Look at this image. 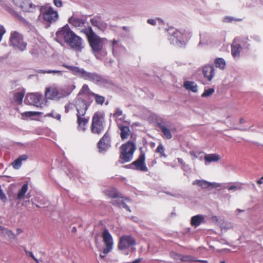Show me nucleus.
Wrapping results in <instances>:
<instances>
[{
    "mask_svg": "<svg viewBox=\"0 0 263 263\" xmlns=\"http://www.w3.org/2000/svg\"><path fill=\"white\" fill-rule=\"evenodd\" d=\"M77 129L79 131L85 132L89 121V117L87 115L89 105L86 100L81 97L74 99Z\"/></svg>",
    "mask_w": 263,
    "mask_h": 263,
    "instance_id": "obj_1",
    "label": "nucleus"
},
{
    "mask_svg": "<svg viewBox=\"0 0 263 263\" xmlns=\"http://www.w3.org/2000/svg\"><path fill=\"white\" fill-rule=\"evenodd\" d=\"M81 31L86 35L89 45L93 52L98 53L102 50L103 47L104 39L99 37L91 27L85 28Z\"/></svg>",
    "mask_w": 263,
    "mask_h": 263,
    "instance_id": "obj_2",
    "label": "nucleus"
},
{
    "mask_svg": "<svg viewBox=\"0 0 263 263\" xmlns=\"http://www.w3.org/2000/svg\"><path fill=\"white\" fill-rule=\"evenodd\" d=\"M104 129V114L102 112H96L92 118L90 126L92 134L100 135Z\"/></svg>",
    "mask_w": 263,
    "mask_h": 263,
    "instance_id": "obj_3",
    "label": "nucleus"
},
{
    "mask_svg": "<svg viewBox=\"0 0 263 263\" xmlns=\"http://www.w3.org/2000/svg\"><path fill=\"white\" fill-rule=\"evenodd\" d=\"M9 42L14 48L21 51L25 50L27 45V42L24 41L23 34L16 31L11 32Z\"/></svg>",
    "mask_w": 263,
    "mask_h": 263,
    "instance_id": "obj_4",
    "label": "nucleus"
},
{
    "mask_svg": "<svg viewBox=\"0 0 263 263\" xmlns=\"http://www.w3.org/2000/svg\"><path fill=\"white\" fill-rule=\"evenodd\" d=\"M136 148V145L132 141H128L122 145L120 158L123 162H129L132 159Z\"/></svg>",
    "mask_w": 263,
    "mask_h": 263,
    "instance_id": "obj_5",
    "label": "nucleus"
},
{
    "mask_svg": "<svg viewBox=\"0 0 263 263\" xmlns=\"http://www.w3.org/2000/svg\"><path fill=\"white\" fill-rule=\"evenodd\" d=\"M102 237L105 248L103 249L102 253L100 254V257L102 259H104L106 257V254L112 251L114 241L112 236L106 228L102 231Z\"/></svg>",
    "mask_w": 263,
    "mask_h": 263,
    "instance_id": "obj_6",
    "label": "nucleus"
},
{
    "mask_svg": "<svg viewBox=\"0 0 263 263\" xmlns=\"http://www.w3.org/2000/svg\"><path fill=\"white\" fill-rule=\"evenodd\" d=\"M73 33V31L71 30L68 25L66 24L60 28L56 32L55 40L63 46L67 43Z\"/></svg>",
    "mask_w": 263,
    "mask_h": 263,
    "instance_id": "obj_7",
    "label": "nucleus"
},
{
    "mask_svg": "<svg viewBox=\"0 0 263 263\" xmlns=\"http://www.w3.org/2000/svg\"><path fill=\"white\" fill-rule=\"evenodd\" d=\"M68 95L63 89H59L56 86H51L46 88L45 96L50 100L59 99Z\"/></svg>",
    "mask_w": 263,
    "mask_h": 263,
    "instance_id": "obj_8",
    "label": "nucleus"
},
{
    "mask_svg": "<svg viewBox=\"0 0 263 263\" xmlns=\"http://www.w3.org/2000/svg\"><path fill=\"white\" fill-rule=\"evenodd\" d=\"M66 44L76 51L81 52L83 49V41L82 39L77 35L74 32L70 36Z\"/></svg>",
    "mask_w": 263,
    "mask_h": 263,
    "instance_id": "obj_9",
    "label": "nucleus"
},
{
    "mask_svg": "<svg viewBox=\"0 0 263 263\" xmlns=\"http://www.w3.org/2000/svg\"><path fill=\"white\" fill-rule=\"evenodd\" d=\"M136 245L135 238L131 235L122 236L118 242V248L119 250H123Z\"/></svg>",
    "mask_w": 263,
    "mask_h": 263,
    "instance_id": "obj_10",
    "label": "nucleus"
},
{
    "mask_svg": "<svg viewBox=\"0 0 263 263\" xmlns=\"http://www.w3.org/2000/svg\"><path fill=\"white\" fill-rule=\"evenodd\" d=\"M42 13L44 21L49 25L55 23L59 18L58 12L51 7L44 9Z\"/></svg>",
    "mask_w": 263,
    "mask_h": 263,
    "instance_id": "obj_11",
    "label": "nucleus"
},
{
    "mask_svg": "<svg viewBox=\"0 0 263 263\" xmlns=\"http://www.w3.org/2000/svg\"><path fill=\"white\" fill-rule=\"evenodd\" d=\"M14 4L25 12H33L36 6L30 2L29 0H12Z\"/></svg>",
    "mask_w": 263,
    "mask_h": 263,
    "instance_id": "obj_12",
    "label": "nucleus"
},
{
    "mask_svg": "<svg viewBox=\"0 0 263 263\" xmlns=\"http://www.w3.org/2000/svg\"><path fill=\"white\" fill-rule=\"evenodd\" d=\"M14 4L25 12H33L36 6L30 2L29 0H12Z\"/></svg>",
    "mask_w": 263,
    "mask_h": 263,
    "instance_id": "obj_13",
    "label": "nucleus"
},
{
    "mask_svg": "<svg viewBox=\"0 0 263 263\" xmlns=\"http://www.w3.org/2000/svg\"><path fill=\"white\" fill-rule=\"evenodd\" d=\"M110 134L108 132H106L97 143L99 152L106 151L110 146Z\"/></svg>",
    "mask_w": 263,
    "mask_h": 263,
    "instance_id": "obj_14",
    "label": "nucleus"
},
{
    "mask_svg": "<svg viewBox=\"0 0 263 263\" xmlns=\"http://www.w3.org/2000/svg\"><path fill=\"white\" fill-rule=\"evenodd\" d=\"M145 155L144 152H141L138 158L131 165L134 166V168L141 172H147L148 168L145 164Z\"/></svg>",
    "mask_w": 263,
    "mask_h": 263,
    "instance_id": "obj_15",
    "label": "nucleus"
},
{
    "mask_svg": "<svg viewBox=\"0 0 263 263\" xmlns=\"http://www.w3.org/2000/svg\"><path fill=\"white\" fill-rule=\"evenodd\" d=\"M127 122H123L120 123L119 121L117 122V127L120 131V135L121 139L122 140H124L128 138V137L132 135V133L130 130V128L128 125H126Z\"/></svg>",
    "mask_w": 263,
    "mask_h": 263,
    "instance_id": "obj_16",
    "label": "nucleus"
},
{
    "mask_svg": "<svg viewBox=\"0 0 263 263\" xmlns=\"http://www.w3.org/2000/svg\"><path fill=\"white\" fill-rule=\"evenodd\" d=\"M62 66L68 69L73 75L84 79L87 71L84 69L77 66L68 65L65 63H64Z\"/></svg>",
    "mask_w": 263,
    "mask_h": 263,
    "instance_id": "obj_17",
    "label": "nucleus"
},
{
    "mask_svg": "<svg viewBox=\"0 0 263 263\" xmlns=\"http://www.w3.org/2000/svg\"><path fill=\"white\" fill-rule=\"evenodd\" d=\"M202 73L204 77L209 81H211L215 74L214 66L212 65H206L203 67Z\"/></svg>",
    "mask_w": 263,
    "mask_h": 263,
    "instance_id": "obj_18",
    "label": "nucleus"
},
{
    "mask_svg": "<svg viewBox=\"0 0 263 263\" xmlns=\"http://www.w3.org/2000/svg\"><path fill=\"white\" fill-rule=\"evenodd\" d=\"M42 96L38 93H32L28 95L26 97V101L30 104L38 106L40 104Z\"/></svg>",
    "mask_w": 263,
    "mask_h": 263,
    "instance_id": "obj_19",
    "label": "nucleus"
},
{
    "mask_svg": "<svg viewBox=\"0 0 263 263\" xmlns=\"http://www.w3.org/2000/svg\"><path fill=\"white\" fill-rule=\"evenodd\" d=\"M84 79L95 83H103L105 80L104 78L95 72H89L87 71Z\"/></svg>",
    "mask_w": 263,
    "mask_h": 263,
    "instance_id": "obj_20",
    "label": "nucleus"
},
{
    "mask_svg": "<svg viewBox=\"0 0 263 263\" xmlns=\"http://www.w3.org/2000/svg\"><path fill=\"white\" fill-rule=\"evenodd\" d=\"M68 22L76 28L83 27L86 23V20L72 16L68 19Z\"/></svg>",
    "mask_w": 263,
    "mask_h": 263,
    "instance_id": "obj_21",
    "label": "nucleus"
},
{
    "mask_svg": "<svg viewBox=\"0 0 263 263\" xmlns=\"http://www.w3.org/2000/svg\"><path fill=\"white\" fill-rule=\"evenodd\" d=\"M158 126L161 129L163 134V137L167 139H170L172 137L170 130L167 128L166 123L164 122H161L158 123Z\"/></svg>",
    "mask_w": 263,
    "mask_h": 263,
    "instance_id": "obj_22",
    "label": "nucleus"
},
{
    "mask_svg": "<svg viewBox=\"0 0 263 263\" xmlns=\"http://www.w3.org/2000/svg\"><path fill=\"white\" fill-rule=\"evenodd\" d=\"M104 193L106 195L110 198H122L123 199L124 197L123 195L118 192L117 190L115 188H112L108 190H106L104 191Z\"/></svg>",
    "mask_w": 263,
    "mask_h": 263,
    "instance_id": "obj_23",
    "label": "nucleus"
},
{
    "mask_svg": "<svg viewBox=\"0 0 263 263\" xmlns=\"http://www.w3.org/2000/svg\"><path fill=\"white\" fill-rule=\"evenodd\" d=\"M112 116L115 118L117 124L118 121H119L120 123L125 122V115H123V111L119 108H117L115 109Z\"/></svg>",
    "mask_w": 263,
    "mask_h": 263,
    "instance_id": "obj_24",
    "label": "nucleus"
},
{
    "mask_svg": "<svg viewBox=\"0 0 263 263\" xmlns=\"http://www.w3.org/2000/svg\"><path fill=\"white\" fill-rule=\"evenodd\" d=\"M204 222V217L201 215H197L191 218V224L195 228Z\"/></svg>",
    "mask_w": 263,
    "mask_h": 263,
    "instance_id": "obj_25",
    "label": "nucleus"
},
{
    "mask_svg": "<svg viewBox=\"0 0 263 263\" xmlns=\"http://www.w3.org/2000/svg\"><path fill=\"white\" fill-rule=\"evenodd\" d=\"M94 92H92L88 86L87 84H84L80 90L77 97H80L81 95H85L87 97H92L93 95Z\"/></svg>",
    "mask_w": 263,
    "mask_h": 263,
    "instance_id": "obj_26",
    "label": "nucleus"
},
{
    "mask_svg": "<svg viewBox=\"0 0 263 263\" xmlns=\"http://www.w3.org/2000/svg\"><path fill=\"white\" fill-rule=\"evenodd\" d=\"M204 159L206 164V162L211 163L219 161L220 159V156L216 154H207L205 155Z\"/></svg>",
    "mask_w": 263,
    "mask_h": 263,
    "instance_id": "obj_27",
    "label": "nucleus"
},
{
    "mask_svg": "<svg viewBox=\"0 0 263 263\" xmlns=\"http://www.w3.org/2000/svg\"><path fill=\"white\" fill-rule=\"evenodd\" d=\"M90 22L91 24L94 26L100 29L102 26H103V22L102 21V18L101 16L100 15H96L93 18L90 19Z\"/></svg>",
    "mask_w": 263,
    "mask_h": 263,
    "instance_id": "obj_28",
    "label": "nucleus"
},
{
    "mask_svg": "<svg viewBox=\"0 0 263 263\" xmlns=\"http://www.w3.org/2000/svg\"><path fill=\"white\" fill-rule=\"evenodd\" d=\"M183 85L187 90L192 91L194 92H196L198 91V86L194 82L188 81H185Z\"/></svg>",
    "mask_w": 263,
    "mask_h": 263,
    "instance_id": "obj_29",
    "label": "nucleus"
},
{
    "mask_svg": "<svg viewBox=\"0 0 263 263\" xmlns=\"http://www.w3.org/2000/svg\"><path fill=\"white\" fill-rule=\"evenodd\" d=\"M241 46L239 44H232L231 45V53L234 58H239Z\"/></svg>",
    "mask_w": 263,
    "mask_h": 263,
    "instance_id": "obj_30",
    "label": "nucleus"
},
{
    "mask_svg": "<svg viewBox=\"0 0 263 263\" xmlns=\"http://www.w3.org/2000/svg\"><path fill=\"white\" fill-rule=\"evenodd\" d=\"M193 185H197L203 189L208 188L210 186H213V184L210 182H209L203 180H196L193 181Z\"/></svg>",
    "mask_w": 263,
    "mask_h": 263,
    "instance_id": "obj_31",
    "label": "nucleus"
},
{
    "mask_svg": "<svg viewBox=\"0 0 263 263\" xmlns=\"http://www.w3.org/2000/svg\"><path fill=\"white\" fill-rule=\"evenodd\" d=\"M1 230L2 231V234L5 238H7L10 239H15L16 236L14 234V233L11 230H9L5 228H1Z\"/></svg>",
    "mask_w": 263,
    "mask_h": 263,
    "instance_id": "obj_32",
    "label": "nucleus"
},
{
    "mask_svg": "<svg viewBox=\"0 0 263 263\" xmlns=\"http://www.w3.org/2000/svg\"><path fill=\"white\" fill-rule=\"evenodd\" d=\"M214 63L215 67L220 69L223 70L226 67V62L222 58H219L215 59Z\"/></svg>",
    "mask_w": 263,
    "mask_h": 263,
    "instance_id": "obj_33",
    "label": "nucleus"
},
{
    "mask_svg": "<svg viewBox=\"0 0 263 263\" xmlns=\"http://www.w3.org/2000/svg\"><path fill=\"white\" fill-rule=\"evenodd\" d=\"M25 92L24 91L17 92L14 94L13 99L18 104H21Z\"/></svg>",
    "mask_w": 263,
    "mask_h": 263,
    "instance_id": "obj_34",
    "label": "nucleus"
},
{
    "mask_svg": "<svg viewBox=\"0 0 263 263\" xmlns=\"http://www.w3.org/2000/svg\"><path fill=\"white\" fill-rule=\"evenodd\" d=\"M28 190V185L27 184H24L22 188L19 190L17 195V198L18 199H22L24 198V196L26 193L27 192Z\"/></svg>",
    "mask_w": 263,
    "mask_h": 263,
    "instance_id": "obj_35",
    "label": "nucleus"
},
{
    "mask_svg": "<svg viewBox=\"0 0 263 263\" xmlns=\"http://www.w3.org/2000/svg\"><path fill=\"white\" fill-rule=\"evenodd\" d=\"M92 97L94 98L96 104L102 105L105 101V97L94 93Z\"/></svg>",
    "mask_w": 263,
    "mask_h": 263,
    "instance_id": "obj_36",
    "label": "nucleus"
},
{
    "mask_svg": "<svg viewBox=\"0 0 263 263\" xmlns=\"http://www.w3.org/2000/svg\"><path fill=\"white\" fill-rule=\"evenodd\" d=\"M156 152L160 154V157H166V155L165 154L164 147L161 143L158 146Z\"/></svg>",
    "mask_w": 263,
    "mask_h": 263,
    "instance_id": "obj_37",
    "label": "nucleus"
},
{
    "mask_svg": "<svg viewBox=\"0 0 263 263\" xmlns=\"http://www.w3.org/2000/svg\"><path fill=\"white\" fill-rule=\"evenodd\" d=\"M40 73L45 74V73H52L57 74L58 76H62L63 74L62 71L61 70H40Z\"/></svg>",
    "mask_w": 263,
    "mask_h": 263,
    "instance_id": "obj_38",
    "label": "nucleus"
},
{
    "mask_svg": "<svg viewBox=\"0 0 263 263\" xmlns=\"http://www.w3.org/2000/svg\"><path fill=\"white\" fill-rule=\"evenodd\" d=\"M170 257L174 259L177 262H181L182 254H178L175 252H171L170 253Z\"/></svg>",
    "mask_w": 263,
    "mask_h": 263,
    "instance_id": "obj_39",
    "label": "nucleus"
},
{
    "mask_svg": "<svg viewBox=\"0 0 263 263\" xmlns=\"http://www.w3.org/2000/svg\"><path fill=\"white\" fill-rule=\"evenodd\" d=\"M196 260L195 257L190 255H182L181 262H193Z\"/></svg>",
    "mask_w": 263,
    "mask_h": 263,
    "instance_id": "obj_40",
    "label": "nucleus"
},
{
    "mask_svg": "<svg viewBox=\"0 0 263 263\" xmlns=\"http://www.w3.org/2000/svg\"><path fill=\"white\" fill-rule=\"evenodd\" d=\"M112 204L114 205H116L119 206H122L124 209H125L127 211L130 212V210L128 206H127L124 201H121L120 202H118L116 200L113 201Z\"/></svg>",
    "mask_w": 263,
    "mask_h": 263,
    "instance_id": "obj_41",
    "label": "nucleus"
},
{
    "mask_svg": "<svg viewBox=\"0 0 263 263\" xmlns=\"http://www.w3.org/2000/svg\"><path fill=\"white\" fill-rule=\"evenodd\" d=\"M65 113H68L72 111L75 108V102L74 101L73 103H69L65 106Z\"/></svg>",
    "mask_w": 263,
    "mask_h": 263,
    "instance_id": "obj_42",
    "label": "nucleus"
},
{
    "mask_svg": "<svg viewBox=\"0 0 263 263\" xmlns=\"http://www.w3.org/2000/svg\"><path fill=\"white\" fill-rule=\"evenodd\" d=\"M214 89L213 88L205 89L203 93L201 95V97L203 98L208 97L212 95L214 92Z\"/></svg>",
    "mask_w": 263,
    "mask_h": 263,
    "instance_id": "obj_43",
    "label": "nucleus"
},
{
    "mask_svg": "<svg viewBox=\"0 0 263 263\" xmlns=\"http://www.w3.org/2000/svg\"><path fill=\"white\" fill-rule=\"evenodd\" d=\"M41 112L37 111H26L22 114V116L25 117H30L36 115H40Z\"/></svg>",
    "mask_w": 263,
    "mask_h": 263,
    "instance_id": "obj_44",
    "label": "nucleus"
},
{
    "mask_svg": "<svg viewBox=\"0 0 263 263\" xmlns=\"http://www.w3.org/2000/svg\"><path fill=\"white\" fill-rule=\"evenodd\" d=\"M22 161H21V160H20L18 158H17L16 160H15L14 161V162L12 163V166H13V167L15 169H18L22 165Z\"/></svg>",
    "mask_w": 263,
    "mask_h": 263,
    "instance_id": "obj_45",
    "label": "nucleus"
},
{
    "mask_svg": "<svg viewBox=\"0 0 263 263\" xmlns=\"http://www.w3.org/2000/svg\"><path fill=\"white\" fill-rule=\"evenodd\" d=\"M6 31L4 27L2 25H0V42L2 40L3 36L5 34Z\"/></svg>",
    "mask_w": 263,
    "mask_h": 263,
    "instance_id": "obj_46",
    "label": "nucleus"
},
{
    "mask_svg": "<svg viewBox=\"0 0 263 263\" xmlns=\"http://www.w3.org/2000/svg\"><path fill=\"white\" fill-rule=\"evenodd\" d=\"M53 3L56 7H61L62 6L61 0H53Z\"/></svg>",
    "mask_w": 263,
    "mask_h": 263,
    "instance_id": "obj_47",
    "label": "nucleus"
},
{
    "mask_svg": "<svg viewBox=\"0 0 263 263\" xmlns=\"http://www.w3.org/2000/svg\"><path fill=\"white\" fill-rule=\"evenodd\" d=\"M24 251L27 256L31 257L32 258H34V256L32 252L29 251L26 249H24Z\"/></svg>",
    "mask_w": 263,
    "mask_h": 263,
    "instance_id": "obj_48",
    "label": "nucleus"
},
{
    "mask_svg": "<svg viewBox=\"0 0 263 263\" xmlns=\"http://www.w3.org/2000/svg\"><path fill=\"white\" fill-rule=\"evenodd\" d=\"M28 156L26 155H23L18 157V159L21 160V161L22 162V161H25L27 159Z\"/></svg>",
    "mask_w": 263,
    "mask_h": 263,
    "instance_id": "obj_49",
    "label": "nucleus"
},
{
    "mask_svg": "<svg viewBox=\"0 0 263 263\" xmlns=\"http://www.w3.org/2000/svg\"><path fill=\"white\" fill-rule=\"evenodd\" d=\"M190 154L195 158H198V154H197V153H196L194 151H190Z\"/></svg>",
    "mask_w": 263,
    "mask_h": 263,
    "instance_id": "obj_50",
    "label": "nucleus"
},
{
    "mask_svg": "<svg viewBox=\"0 0 263 263\" xmlns=\"http://www.w3.org/2000/svg\"><path fill=\"white\" fill-rule=\"evenodd\" d=\"M147 23L152 25H155L156 24V22L154 19H148Z\"/></svg>",
    "mask_w": 263,
    "mask_h": 263,
    "instance_id": "obj_51",
    "label": "nucleus"
},
{
    "mask_svg": "<svg viewBox=\"0 0 263 263\" xmlns=\"http://www.w3.org/2000/svg\"><path fill=\"white\" fill-rule=\"evenodd\" d=\"M177 160L179 164H182L183 165H185V162L182 158H178Z\"/></svg>",
    "mask_w": 263,
    "mask_h": 263,
    "instance_id": "obj_52",
    "label": "nucleus"
},
{
    "mask_svg": "<svg viewBox=\"0 0 263 263\" xmlns=\"http://www.w3.org/2000/svg\"><path fill=\"white\" fill-rule=\"evenodd\" d=\"M237 189V186L236 185H231L230 186H229L228 187V190L229 191H231V190H235Z\"/></svg>",
    "mask_w": 263,
    "mask_h": 263,
    "instance_id": "obj_53",
    "label": "nucleus"
},
{
    "mask_svg": "<svg viewBox=\"0 0 263 263\" xmlns=\"http://www.w3.org/2000/svg\"><path fill=\"white\" fill-rule=\"evenodd\" d=\"M141 261V258H137L130 263H139Z\"/></svg>",
    "mask_w": 263,
    "mask_h": 263,
    "instance_id": "obj_54",
    "label": "nucleus"
},
{
    "mask_svg": "<svg viewBox=\"0 0 263 263\" xmlns=\"http://www.w3.org/2000/svg\"><path fill=\"white\" fill-rule=\"evenodd\" d=\"M194 261L201 262H203V263H208V261L205 260H199V259H196V260H194Z\"/></svg>",
    "mask_w": 263,
    "mask_h": 263,
    "instance_id": "obj_55",
    "label": "nucleus"
},
{
    "mask_svg": "<svg viewBox=\"0 0 263 263\" xmlns=\"http://www.w3.org/2000/svg\"><path fill=\"white\" fill-rule=\"evenodd\" d=\"M246 122V120L243 118H241L239 119V123L240 124H243Z\"/></svg>",
    "mask_w": 263,
    "mask_h": 263,
    "instance_id": "obj_56",
    "label": "nucleus"
},
{
    "mask_svg": "<svg viewBox=\"0 0 263 263\" xmlns=\"http://www.w3.org/2000/svg\"><path fill=\"white\" fill-rule=\"evenodd\" d=\"M53 118H54L58 120H60L61 119V115L60 114H58L56 115L55 117H54Z\"/></svg>",
    "mask_w": 263,
    "mask_h": 263,
    "instance_id": "obj_57",
    "label": "nucleus"
},
{
    "mask_svg": "<svg viewBox=\"0 0 263 263\" xmlns=\"http://www.w3.org/2000/svg\"><path fill=\"white\" fill-rule=\"evenodd\" d=\"M262 179H261V178L259 180H258L257 181V183H258V184H261L262 183Z\"/></svg>",
    "mask_w": 263,
    "mask_h": 263,
    "instance_id": "obj_58",
    "label": "nucleus"
},
{
    "mask_svg": "<svg viewBox=\"0 0 263 263\" xmlns=\"http://www.w3.org/2000/svg\"><path fill=\"white\" fill-rule=\"evenodd\" d=\"M118 41H117V40L114 39L112 41V45H113V46H114L115 45V44H116L118 43Z\"/></svg>",
    "mask_w": 263,
    "mask_h": 263,
    "instance_id": "obj_59",
    "label": "nucleus"
},
{
    "mask_svg": "<svg viewBox=\"0 0 263 263\" xmlns=\"http://www.w3.org/2000/svg\"><path fill=\"white\" fill-rule=\"evenodd\" d=\"M46 116H48V117H54L53 115V114L52 113H49L48 114L46 115Z\"/></svg>",
    "mask_w": 263,
    "mask_h": 263,
    "instance_id": "obj_60",
    "label": "nucleus"
},
{
    "mask_svg": "<svg viewBox=\"0 0 263 263\" xmlns=\"http://www.w3.org/2000/svg\"><path fill=\"white\" fill-rule=\"evenodd\" d=\"M17 235L21 234L22 232V231L20 229H17Z\"/></svg>",
    "mask_w": 263,
    "mask_h": 263,
    "instance_id": "obj_61",
    "label": "nucleus"
},
{
    "mask_svg": "<svg viewBox=\"0 0 263 263\" xmlns=\"http://www.w3.org/2000/svg\"><path fill=\"white\" fill-rule=\"evenodd\" d=\"M32 259L36 262V263H39L38 259L36 258L35 256Z\"/></svg>",
    "mask_w": 263,
    "mask_h": 263,
    "instance_id": "obj_62",
    "label": "nucleus"
},
{
    "mask_svg": "<svg viewBox=\"0 0 263 263\" xmlns=\"http://www.w3.org/2000/svg\"><path fill=\"white\" fill-rule=\"evenodd\" d=\"M77 231V229L76 227H73L72 228V231L73 232H76Z\"/></svg>",
    "mask_w": 263,
    "mask_h": 263,
    "instance_id": "obj_63",
    "label": "nucleus"
},
{
    "mask_svg": "<svg viewBox=\"0 0 263 263\" xmlns=\"http://www.w3.org/2000/svg\"><path fill=\"white\" fill-rule=\"evenodd\" d=\"M237 211H238V212H239V213L243 212V210H240V209H237Z\"/></svg>",
    "mask_w": 263,
    "mask_h": 263,
    "instance_id": "obj_64",
    "label": "nucleus"
}]
</instances>
